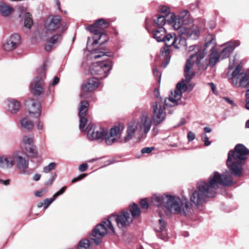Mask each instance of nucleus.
<instances>
[{"label": "nucleus", "instance_id": "nucleus-1", "mask_svg": "<svg viewBox=\"0 0 249 249\" xmlns=\"http://www.w3.org/2000/svg\"><path fill=\"white\" fill-rule=\"evenodd\" d=\"M230 173L236 177H239L242 174V172H214L209 178L208 182L200 181L197 184L196 189L189 193L191 202L198 207L206 202L209 198L215 196L216 190L219 185H232L233 180Z\"/></svg>", "mask_w": 249, "mask_h": 249}, {"label": "nucleus", "instance_id": "nucleus-2", "mask_svg": "<svg viewBox=\"0 0 249 249\" xmlns=\"http://www.w3.org/2000/svg\"><path fill=\"white\" fill-rule=\"evenodd\" d=\"M89 104L86 100L81 101L79 108L78 115L80 118L79 129L82 131L87 130L88 136L91 140L103 141L105 140L107 144L109 139V131L107 128L101 126L96 130L92 123V119L88 114Z\"/></svg>", "mask_w": 249, "mask_h": 249}, {"label": "nucleus", "instance_id": "nucleus-3", "mask_svg": "<svg viewBox=\"0 0 249 249\" xmlns=\"http://www.w3.org/2000/svg\"><path fill=\"white\" fill-rule=\"evenodd\" d=\"M234 151L230 150L228 153L227 165L230 171H242V165L249 155V149L242 144H237Z\"/></svg>", "mask_w": 249, "mask_h": 249}, {"label": "nucleus", "instance_id": "nucleus-4", "mask_svg": "<svg viewBox=\"0 0 249 249\" xmlns=\"http://www.w3.org/2000/svg\"><path fill=\"white\" fill-rule=\"evenodd\" d=\"M165 209L167 213L169 212L185 215L191 214L193 211L192 205L186 196H182L179 197L177 196L170 195Z\"/></svg>", "mask_w": 249, "mask_h": 249}, {"label": "nucleus", "instance_id": "nucleus-5", "mask_svg": "<svg viewBox=\"0 0 249 249\" xmlns=\"http://www.w3.org/2000/svg\"><path fill=\"white\" fill-rule=\"evenodd\" d=\"M109 63L107 61L100 62L94 65L90 69V72L93 75L99 76L97 78H92L89 80L87 83L82 85L84 92H91L95 90L99 86L98 78H103L107 76L109 72Z\"/></svg>", "mask_w": 249, "mask_h": 249}, {"label": "nucleus", "instance_id": "nucleus-6", "mask_svg": "<svg viewBox=\"0 0 249 249\" xmlns=\"http://www.w3.org/2000/svg\"><path fill=\"white\" fill-rule=\"evenodd\" d=\"M108 26L109 23L103 19H99L95 23L89 26V30L95 36L93 45L97 44L99 40H101L100 43L101 45L107 41L109 38L104 31Z\"/></svg>", "mask_w": 249, "mask_h": 249}, {"label": "nucleus", "instance_id": "nucleus-7", "mask_svg": "<svg viewBox=\"0 0 249 249\" xmlns=\"http://www.w3.org/2000/svg\"><path fill=\"white\" fill-rule=\"evenodd\" d=\"M108 228L109 217L94 228L89 235L90 240L96 245H99L102 242L103 237L107 234Z\"/></svg>", "mask_w": 249, "mask_h": 249}, {"label": "nucleus", "instance_id": "nucleus-8", "mask_svg": "<svg viewBox=\"0 0 249 249\" xmlns=\"http://www.w3.org/2000/svg\"><path fill=\"white\" fill-rule=\"evenodd\" d=\"M170 106L165 105V101L164 103L159 102H153L151 106L152 112V118L153 124L155 125H158L162 123L166 119V113L165 108Z\"/></svg>", "mask_w": 249, "mask_h": 249}, {"label": "nucleus", "instance_id": "nucleus-9", "mask_svg": "<svg viewBox=\"0 0 249 249\" xmlns=\"http://www.w3.org/2000/svg\"><path fill=\"white\" fill-rule=\"evenodd\" d=\"M178 34L183 39L195 40L199 37V29L197 26L194 25L193 21H188V22L183 24Z\"/></svg>", "mask_w": 249, "mask_h": 249}, {"label": "nucleus", "instance_id": "nucleus-10", "mask_svg": "<svg viewBox=\"0 0 249 249\" xmlns=\"http://www.w3.org/2000/svg\"><path fill=\"white\" fill-rule=\"evenodd\" d=\"M241 66L238 65L232 72L231 83L235 87L248 88L249 75L247 73L242 72Z\"/></svg>", "mask_w": 249, "mask_h": 249}, {"label": "nucleus", "instance_id": "nucleus-11", "mask_svg": "<svg viewBox=\"0 0 249 249\" xmlns=\"http://www.w3.org/2000/svg\"><path fill=\"white\" fill-rule=\"evenodd\" d=\"M241 66L238 65L232 72L231 83L235 87L248 88L249 75L247 73L242 72Z\"/></svg>", "mask_w": 249, "mask_h": 249}, {"label": "nucleus", "instance_id": "nucleus-12", "mask_svg": "<svg viewBox=\"0 0 249 249\" xmlns=\"http://www.w3.org/2000/svg\"><path fill=\"white\" fill-rule=\"evenodd\" d=\"M187 89L186 85L183 82H180L177 85L176 89L171 91L169 98L165 99L166 106L174 107L178 104V101L182 97V91H185Z\"/></svg>", "mask_w": 249, "mask_h": 249}, {"label": "nucleus", "instance_id": "nucleus-13", "mask_svg": "<svg viewBox=\"0 0 249 249\" xmlns=\"http://www.w3.org/2000/svg\"><path fill=\"white\" fill-rule=\"evenodd\" d=\"M204 56L205 54L203 52L198 51L195 53L192 54L190 58L187 59L184 68V75L186 82H189L194 76V72L192 71L194 61L192 60V59L194 57H196V63L199 64Z\"/></svg>", "mask_w": 249, "mask_h": 249}, {"label": "nucleus", "instance_id": "nucleus-14", "mask_svg": "<svg viewBox=\"0 0 249 249\" xmlns=\"http://www.w3.org/2000/svg\"><path fill=\"white\" fill-rule=\"evenodd\" d=\"M186 39H183L179 37H176L175 35H172V39L170 40V45H168L167 47H164L161 49L160 53L161 55L163 56L166 60V64L165 67L169 63L170 57L169 56V46H173L175 48L177 49L180 48L182 46H185L186 45V42L185 41Z\"/></svg>", "mask_w": 249, "mask_h": 249}, {"label": "nucleus", "instance_id": "nucleus-15", "mask_svg": "<svg viewBox=\"0 0 249 249\" xmlns=\"http://www.w3.org/2000/svg\"><path fill=\"white\" fill-rule=\"evenodd\" d=\"M138 126L136 119H133L129 121L126 125L125 134L120 141V143H126L131 140L136 134L141 135L140 130Z\"/></svg>", "mask_w": 249, "mask_h": 249}, {"label": "nucleus", "instance_id": "nucleus-16", "mask_svg": "<svg viewBox=\"0 0 249 249\" xmlns=\"http://www.w3.org/2000/svg\"><path fill=\"white\" fill-rule=\"evenodd\" d=\"M137 124L140 130L141 135L146 136L151 129L153 120L147 112H142L139 118L136 119Z\"/></svg>", "mask_w": 249, "mask_h": 249}, {"label": "nucleus", "instance_id": "nucleus-17", "mask_svg": "<svg viewBox=\"0 0 249 249\" xmlns=\"http://www.w3.org/2000/svg\"><path fill=\"white\" fill-rule=\"evenodd\" d=\"M25 106L30 116L38 119L41 114V103L33 98L29 99L25 102Z\"/></svg>", "mask_w": 249, "mask_h": 249}, {"label": "nucleus", "instance_id": "nucleus-18", "mask_svg": "<svg viewBox=\"0 0 249 249\" xmlns=\"http://www.w3.org/2000/svg\"><path fill=\"white\" fill-rule=\"evenodd\" d=\"M124 128L123 122L118 121L115 123L113 126L110 128V144L119 142L122 132Z\"/></svg>", "mask_w": 249, "mask_h": 249}, {"label": "nucleus", "instance_id": "nucleus-19", "mask_svg": "<svg viewBox=\"0 0 249 249\" xmlns=\"http://www.w3.org/2000/svg\"><path fill=\"white\" fill-rule=\"evenodd\" d=\"M114 217L119 228H124L129 226L132 222L133 219L130 216L128 212L122 211L119 214L116 216L111 215L110 218Z\"/></svg>", "mask_w": 249, "mask_h": 249}, {"label": "nucleus", "instance_id": "nucleus-20", "mask_svg": "<svg viewBox=\"0 0 249 249\" xmlns=\"http://www.w3.org/2000/svg\"><path fill=\"white\" fill-rule=\"evenodd\" d=\"M62 18L60 16H50L45 21L44 27L49 32H53L61 26Z\"/></svg>", "mask_w": 249, "mask_h": 249}, {"label": "nucleus", "instance_id": "nucleus-21", "mask_svg": "<svg viewBox=\"0 0 249 249\" xmlns=\"http://www.w3.org/2000/svg\"><path fill=\"white\" fill-rule=\"evenodd\" d=\"M153 37L158 42H164L167 47L170 45L171 39H172L171 34H166V30L163 27H160L153 31Z\"/></svg>", "mask_w": 249, "mask_h": 249}, {"label": "nucleus", "instance_id": "nucleus-22", "mask_svg": "<svg viewBox=\"0 0 249 249\" xmlns=\"http://www.w3.org/2000/svg\"><path fill=\"white\" fill-rule=\"evenodd\" d=\"M22 147L24 148L28 155L31 157H36L37 155V151L34 144L33 138L25 136L23 139Z\"/></svg>", "mask_w": 249, "mask_h": 249}, {"label": "nucleus", "instance_id": "nucleus-23", "mask_svg": "<svg viewBox=\"0 0 249 249\" xmlns=\"http://www.w3.org/2000/svg\"><path fill=\"white\" fill-rule=\"evenodd\" d=\"M240 42L239 40H234L227 42L222 45L225 46V48L219 53L221 59L229 57L231 53L233 51L234 49L240 45Z\"/></svg>", "mask_w": 249, "mask_h": 249}, {"label": "nucleus", "instance_id": "nucleus-24", "mask_svg": "<svg viewBox=\"0 0 249 249\" xmlns=\"http://www.w3.org/2000/svg\"><path fill=\"white\" fill-rule=\"evenodd\" d=\"M44 81L41 77H36L31 85V91L34 96L40 95L43 91Z\"/></svg>", "mask_w": 249, "mask_h": 249}, {"label": "nucleus", "instance_id": "nucleus-25", "mask_svg": "<svg viewBox=\"0 0 249 249\" xmlns=\"http://www.w3.org/2000/svg\"><path fill=\"white\" fill-rule=\"evenodd\" d=\"M169 195L167 194H155L151 197V202L155 206L164 207L166 208Z\"/></svg>", "mask_w": 249, "mask_h": 249}, {"label": "nucleus", "instance_id": "nucleus-26", "mask_svg": "<svg viewBox=\"0 0 249 249\" xmlns=\"http://www.w3.org/2000/svg\"><path fill=\"white\" fill-rule=\"evenodd\" d=\"M62 39L61 34H57L53 35L48 39V44L45 46V50L50 52L55 48V45L59 43Z\"/></svg>", "mask_w": 249, "mask_h": 249}, {"label": "nucleus", "instance_id": "nucleus-27", "mask_svg": "<svg viewBox=\"0 0 249 249\" xmlns=\"http://www.w3.org/2000/svg\"><path fill=\"white\" fill-rule=\"evenodd\" d=\"M182 22L179 20L176 15L172 14L169 19H167V24L172 27L175 30H181L183 26Z\"/></svg>", "mask_w": 249, "mask_h": 249}, {"label": "nucleus", "instance_id": "nucleus-28", "mask_svg": "<svg viewBox=\"0 0 249 249\" xmlns=\"http://www.w3.org/2000/svg\"><path fill=\"white\" fill-rule=\"evenodd\" d=\"M8 110L12 113H16L19 110L20 105L19 102L14 99L7 100Z\"/></svg>", "mask_w": 249, "mask_h": 249}, {"label": "nucleus", "instance_id": "nucleus-29", "mask_svg": "<svg viewBox=\"0 0 249 249\" xmlns=\"http://www.w3.org/2000/svg\"><path fill=\"white\" fill-rule=\"evenodd\" d=\"M214 47V45H213V48ZM221 59L220 54L218 52L214 51L213 49L211 50V53L210 54L209 58V65L212 68L213 67L215 64L219 61Z\"/></svg>", "mask_w": 249, "mask_h": 249}, {"label": "nucleus", "instance_id": "nucleus-30", "mask_svg": "<svg viewBox=\"0 0 249 249\" xmlns=\"http://www.w3.org/2000/svg\"><path fill=\"white\" fill-rule=\"evenodd\" d=\"M14 164V160L11 157L1 156L0 158V166L10 168Z\"/></svg>", "mask_w": 249, "mask_h": 249}, {"label": "nucleus", "instance_id": "nucleus-31", "mask_svg": "<svg viewBox=\"0 0 249 249\" xmlns=\"http://www.w3.org/2000/svg\"><path fill=\"white\" fill-rule=\"evenodd\" d=\"M15 161L17 162V166L19 169L24 170L28 167V160H26L21 156L15 157Z\"/></svg>", "mask_w": 249, "mask_h": 249}, {"label": "nucleus", "instance_id": "nucleus-32", "mask_svg": "<svg viewBox=\"0 0 249 249\" xmlns=\"http://www.w3.org/2000/svg\"><path fill=\"white\" fill-rule=\"evenodd\" d=\"M14 9L11 6L7 5L4 2L0 3V12L4 17L8 16L11 14Z\"/></svg>", "mask_w": 249, "mask_h": 249}, {"label": "nucleus", "instance_id": "nucleus-33", "mask_svg": "<svg viewBox=\"0 0 249 249\" xmlns=\"http://www.w3.org/2000/svg\"><path fill=\"white\" fill-rule=\"evenodd\" d=\"M21 126L27 130H31L34 127V124L30 120L29 117H26L21 120Z\"/></svg>", "mask_w": 249, "mask_h": 249}, {"label": "nucleus", "instance_id": "nucleus-34", "mask_svg": "<svg viewBox=\"0 0 249 249\" xmlns=\"http://www.w3.org/2000/svg\"><path fill=\"white\" fill-rule=\"evenodd\" d=\"M167 23V19L163 16H159L154 21V26L158 28L162 27L163 25Z\"/></svg>", "mask_w": 249, "mask_h": 249}, {"label": "nucleus", "instance_id": "nucleus-35", "mask_svg": "<svg viewBox=\"0 0 249 249\" xmlns=\"http://www.w3.org/2000/svg\"><path fill=\"white\" fill-rule=\"evenodd\" d=\"M176 16L181 20L183 24L188 22V21H193L189 18L188 12L187 10L182 11Z\"/></svg>", "mask_w": 249, "mask_h": 249}, {"label": "nucleus", "instance_id": "nucleus-36", "mask_svg": "<svg viewBox=\"0 0 249 249\" xmlns=\"http://www.w3.org/2000/svg\"><path fill=\"white\" fill-rule=\"evenodd\" d=\"M130 211L131 212L132 218L137 217L140 214V210L137 205L135 203L129 205Z\"/></svg>", "mask_w": 249, "mask_h": 249}, {"label": "nucleus", "instance_id": "nucleus-37", "mask_svg": "<svg viewBox=\"0 0 249 249\" xmlns=\"http://www.w3.org/2000/svg\"><path fill=\"white\" fill-rule=\"evenodd\" d=\"M166 228V223L160 217L158 220L156 227L155 230L158 232H161L164 231Z\"/></svg>", "mask_w": 249, "mask_h": 249}, {"label": "nucleus", "instance_id": "nucleus-38", "mask_svg": "<svg viewBox=\"0 0 249 249\" xmlns=\"http://www.w3.org/2000/svg\"><path fill=\"white\" fill-rule=\"evenodd\" d=\"M33 24L32 15L29 13H27L24 19V26L28 28H31Z\"/></svg>", "mask_w": 249, "mask_h": 249}, {"label": "nucleus", "instance_id": "nucleus-39", "mask_svg": "<svg viewBox=\"0 0 249 249\" xmlns=\"http://www.w3.org/2000/svg\"><path fill=\"white\" fill-rule=\"evenodd\" d=\"M15 44L13 43L12 41L9 39L3 45V49L7 51H12L17 48Z\"/></svg>", "mask_w": 249, "mask_h": 249}, {"label": "nucleus", "instance_id": "nucleus-40", "mask_svg": "<svg viewBox=\"0 0 249 249\" xmlns=\"http://www.w3.org/2000/svg\"><path fill=\"white\" fill-rule=\"evenodd\" d=\"M20 36L18 34H14L11 35L10 40L12 41L13 43L18 46L20 42Z\"/></svg>", "mask_w": 249, "mask_h": 249}, {"label": "nucleus", "instance_id": "nucleus-41", "mask_svg": "<svg viewBox=\"0 0 249 249\" xmlns=\"http://www.w3.org/2000/svg\"><path fill=\"white\" fill-rule=\"evenodd\" d=\"M201 138L202 141L204 142L205 146H208L211 144V142L209 141L208 137L205 133L202 134L201 135Z\"/></svg>", "mask_w": 249, "mask_h": 249}, {"label": "nucleus", "instance_id": "nucleus-42", "mask_svg": "<svg viewBox=\"0 0 249 249\" xmlns=\"http://www.w3.org/2000/svg\"><path fill=\"white\" fill-rule=\"evenodd\" d=\"M55 200V199L53 197L49 199H44L43 201L44 204V209L46 210L48 208V207L52 203V202Z\"/></svg>", "mask_w": 249, "mask_h": 249}, {"label": "nucleus", "instance_id": "nucleus-43", "mask_svg": "<svg viewBox=\"0 0 249 249\" xmlns=\"http://www.w3.org/2000/svg\"><path fill=\"white\" fill-rule=\"evenodd\" d=\"M154 96L155 97V101L154 102H160L161 103H163L161 98L160 95V91L158 89H155L154 90Z\"/></svg>", "mask_w": 249, "mask_h": 249}, {"label": "nucleus", "instance_id": "nucleus-44", "mask_svg": "<svg viewBox=\"0 0 249 249\" xmlns=\"http://www.w3.org/2000/svg\"><path fill=\"white\" fill-rule=\"evenodd\" d=\"M56 166V163L54 162H52L49 164L48 166H47L44 167V171H50L51 170H54Z\"/></svg>", "mask_w": 249, "mask_h": 249}, {"label": "nucleus", "instance_id": "nucleus-45", "mask_svg": "<svg viewBox=\"0 0 249 249\" xmlns=\"http://www.w3.org/2000/svg\"><path fill=\"white\" fill-rule=\"evenodd\" d=\"M87 175H88V174H82L80 175L79 176H78L77 177L73 178L72 179L71 182H72V183H75L77 181H80L81 179H82L83 178L86 177Z\"/></svg>", "mask_w": 249, "mask_h": 249}, {"label": "nucleus", "instance_id": "nucleus-46", "mask_svg": "<svg viewBox=\"0 0 249 249\" xmlns=\"http://www.w3.org/2000/svg\"><path fill=\"white\" fill-rule=\"evenodd\" d=\"M66 188H67L66 186L63 187L58 192L56 193L53 195V197L55 199V198L57 197H58V196L62 195V194H63L65 192V190H66Z\"/></svg>", "mask_w": 249, "mask_h": 249}, {"label": "nucleus", "instance_id": "nucleus-47", "mask_svg": "<svg viewBox=\"0 0 249 249\" xmlns=\"http://www.w3.org/2000/svg\"><path fill=\"white\" fill-rule=\"evenodd\" d=\"M154 149V147H144L141 150V152L142 154H149L151 153Z\"/></svg>", "mask_w": 249, "mask_h": 249}, {"label": "nucleus", "instance_id": "nucleus-48", "mask_svg": "<svg viewBox=\"0 0 249 249\" xmlns=\"http://www.w3.org/2000/svg\"><path fill=\"white\" fill-rule=\"evenodd\" d=\"M187 138L189 142L193 141L196 138L195 133L192 131H189L187 135Z\"/></svg>", "mask_w": 249, "mask_h": 249}, {"label": "nucleus", "instance_id": "nucleus-49", "mask_svg": "<svg viewBox=\"0 0 249 249\" xmlns=\"http://www.w3.org/2000/svg\"><path fill=\"white\" fill-rule=\"evenodd\" d=\"M141 206L142 208L147 209L148 207V204L146 199H142L140 202Z\"/></svg>", "mask_w": 249, "mask_h": 249}, {"label": "nucleus", "instance_id": "nucleus-50", "mask_svg": "<svg viewBox=\"0 0 249 249\" xmlns=\"http://www.w3.org/2000/svg\"><path fill=\"white\" fill-rule=\"evenodd\" d=\"M89 165L87 163H84L79 166L80 171H85L88 169Z\"/></svg>", "mask_w": 249, "mask_h": 249}, {"label": "nucleus", "instance_id": "nucleus-51", "mask_svg": "<svg viewBox=\"0 0 249 249\" xmlns=\"http://www.w3.org/2000/svg\"><path fill=\"white\" fill-rule=\"evenodd\" d=\"M161 12L167 15L170 12V9L167 6H162L161 8Z\"/></svg>", "mask_w": 249, "mask_h": 249}, {"label": "nucleus", "instance_id": "nucleus-52", "mask_svg": "<svg viewBox=\"0 0 249 249\" xmlns=\"http://www.w3.org/2000/svg\"><path fill=\"white\" fill-rule=\"evenodd\" d=\"M45 193V191L43 190L37 191L35 192V195L36 197H41Z\"/></svg>", "mask_w": 249, "mask_h": 249}, {"label": "nucleus", "instance_id": "nucleus-53", "mask_svg": "<svg viewBox=\"0 0 249 249\" xmlns=\"http://www.w3.org/2000/svg\"><path fill=\"white\" fill-rule=\"evenodd\" d=\"M56 177V174L55 173H53L51 176V178L49 179V180L47 182V184L48 185H51L52 184V182L54 180L55 178Z\"/></svg>", "mask_w": 249, "mask_h": 249}, {"label": "nucleus", "instance_id": "nucleus-54", "mask_svg": "<svg viewBox=\"0 0 249 249\" xmlns=\"http://www.w3.org/2000/svg\"><path fill=\"white\" fill-rule=\"evenodd\" d=\"M108 53L107 52H106V53H104V52H99V53L98 54H96L94 56V57L95 59H97V58H100L102 56H103L104 55H108L107 54Z\"/></svg>", "mask_w": 249, "mask_h": 249}, {"label": "nucleus", "instance_id": "nucleus-55", "mask_svg": "<svg viewBox=\"0 0 249 249\" xmlns=\"http://www.w3.org/2000/svg\"><path fill=\"white\" fill-rule=\"evenodd\" d=\"M59 82V78L57 76H55L54 77L53 82H52V83L51 84L50 86H55V85H57Z\"/></svg>", "mask_w": 249, "mask_h": 249}, {"label": "nucleus", "instance_id": "nucleus-56", "mask_svg": "<svg viewBox=\"0 0 249 249\" xmlns=\"http://www.w3.org/2000/svg\"><path fill=\"white\" fill-rule=\"evenodd\" d=\"M214 40V36L212 35H211L210 36V40H209L206 44V47H208L209 45H210L211 43H212L213 41Z\"/></svg>", "mask_w": 249, "mask_h": 249}, {"label": "nucleus", "instance_id": "nucleus-57", "mask_svg": "<svg viewBox=\"0 0 249 249\" xmlns=\"http://www.w3.org/2000/svg\"><path fill=\"white\" fill-rule=\"evenodd\" d=\"M47 69V66L45 64H44L41 69V71L43 73V74H41V75L44 77H45V71H46Z\"/></svg>", "mask_w": 249, "mask_h": 249}, {"label": "nucleus", "instance_id": "nucleus-58", "mask_svg": "<svg viewBox=\"0 0 249 249\" xmlns=\"http://www.w3.org/2000/svg\"><path fill=\"white\" fill-rule=\"evenodd\" d=\"M40 175L38 174V173H36V174L34 177H33V179L35 181H38L40 179Z\"/></svg>", "mask_w": 249, "mask_h": 249}, {"label": "nucleus", "instance_id": "nucleus-59", "mask_svg": "<svg viewBox=\"0 0 249 249\" xmlns=\"http://www.w3.org/2000/svg\"><path fill=\"white\" fill-rule=\"evenodd\" d=\"M235 60V58H234L232 62H231V60L230 61V64H229V68L230 69H232L233 68Z\"/></svg>", "mask_w": 249, "mask_h": 249}, {"label": "nucleus", "instance_id": "nucleus-60", "mask_svg": "<svg viewBox=\"0 0 249 249\" xmlns=\"http://www.w3.org/2000/svg\"><path fill=\"white\" fill-rule=\"evenodd\" d=\"M0 182L1 183H2V184L5 185H7L9 184L10 180L9 179H7V180H2V179H0Z\"/></svg>", "mask_w": 249, "mask_h": 249}, {"label": "nucleus", "instance_id": "nucleus-61", "mask_svg": "<svg viewBox=\"0 0 249 249\" xmlns=\"http://www.w3.org/2000/svg\"><path fill=\"white\" fill-rule=\"evenodd\" d=\"M55 3H56V6L57 7V8L58 9V10L60 11H61V7H60V2L59 1V0H55Z\"/></svg>", "mask_w": 249, "mask_h": 249}, {"label": "nucleus", "instance_id": "nucleus-62", "mask_svg": "<svg viewBox=\"0 0 249 249\" xmlns=\"http://www.w3.org/2000/svg\"><path fill=\"white\" fill-rule=\"evenodd\" d=\"M204 130L206 133H210L212 131L211 128L209 127H204Z\"/></svg>", "mask_w": 249, "mask_h": 249}, {"label": "nucleus", "instance_id": "nucleus-63", "mask_svg": "<svg viewBox=\"0 0 249 249\" xmlns=\"http://www.w3.org/2000/svg\"><path fill=\"white\" fill-rule=\"evenodd\" d=\"M209 84L211 86L212 89L213 91V92H214L216 90V88L214 85L213 83H210Z\"/></svg>", "mask_w": 249, "mask_h": 249}, {"label": "nucleus", "instance_id": "nucleus-64", "mask_svg": "<svg viewBox=\"0 0 249 249\" xmlns=\"http://www.w3.org/2000/svg\"><path fill=\"white\" fill-rule=\"evenodd\" d=\"M43 124L42 123H41L40 122H39L38 124V129L39 130H42L43 129Z\"/></svg>", "mask_w": 249, "mask_h": 249}]
</instances>
